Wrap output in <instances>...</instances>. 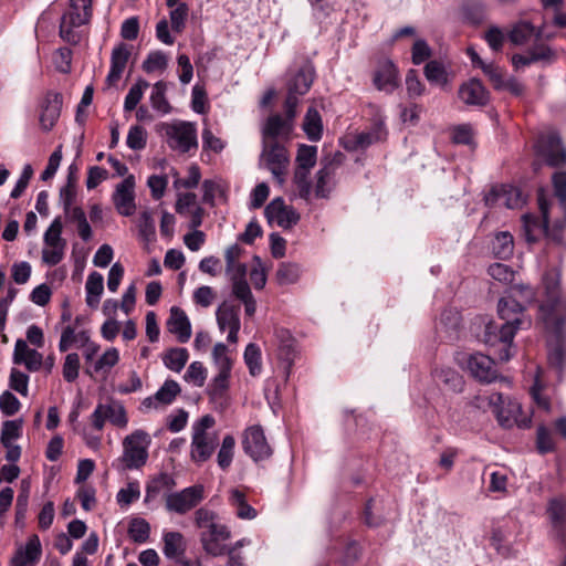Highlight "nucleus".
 <instances>
[{"instance_id":"680f3d73","label":"nucleus","mask_w":566,"mask_h":566,"mask_svg":"<svg viewBox=\"0 0 566 566\" xmlns=\"http://www.w3.org/2000/svg\"><path fill=\"white\" fill-rule=\"evenodd\" d=\"M488 274L499 282L511 284L514 281L515 272L506 264L493 263L488 268Z\"/></svg>"},{"instance_id":"a18cd8bd","label":"nucleus","mask_w":566,"mask_h":566,"mask_svg":"<svg viewBox=\"0 0 566 566\" xmlns=\"http://www.w3.org/2000/svg\"><path fill=\"white\" fill-rule=\"evenodd\" d=\"M235 449V439L232 434H227L221 442V447L219 449L217 455V462L221 470L227 471L233 460Z\"/></svg>"},{"instance_id":"4d7b16f0","label":"nucleus","mask_w":566,"mask_h":566,"mask_svg":"<svg viewBox=\"0 0 566 566\" xmlns=\"http://www.w3.org/2000/svg\"><path fill=\"white\" fill-rule=\"evenodd\" d=\"M22 434V420H7L2 423L0 442L2 446L11 443Z\"/></svg>"},{"instance_id":"0eeeda50","label":"nucleus","mask_w":566,"mask_h":566,"mask_svg":"<svg viewBox=\"0 0 566 566\" xmlns=\"http://www.w3.org/2000/svg\"><path fill=\"white\" fill-rule=\"evenodd\" d=\"M485 205L494 207L502 202L509 209L522 208L526 201L527 196L520 187L513 185L493 186L484 197Z\"/></svg>"},{"instance_id":"de8ad7c7","label":"nucleus","mask_w":566,"mask_h":566,"mask_svg":"<svg viewBox=\"0 0 566 566\" xmlns=\"http://www.w3.org/2000/svg\"><path fill=\"white\" fill-rule=\"evenodd\" d=\"M424 76L426 78L432 83L438 85H446L448 83V75L444 65L437 61H429L424 65Z\"/></svg>"},{"instance_id":"2f4dec72","label":"nucleus","mask_w":566,"mask_h":566,"mask_svg":"<svg viewBox=\"0 0 566 566\" xmlns=\"http://www.w3.org/2000/svg\"><path fill=\"white\" fill-rule=\"evenodd\" d=\"M492 252L500 260H507L514 252V239L509 231L496 233L492 240Z\"/></svg>"},{"instance_id":"5701e85b","label":"nucleus","mask_w":566,"mask_h":566,"mask_svg":"<svg viewBox=\"0 0 566 566\" xmlns=\"http://www.w3.org/2000/svg\"><path fill=\"white\" fill-rule=\"evenodd\" d=\"M343 156L337 151L333 159L322 161V168L316 172L315 196L317 198H328L331 188H327V184L334 177L336 166L340 165Z\"/></svg>"},{"instance_id":"393cba45","label":"nucleus","mask_w":566,"mask_h":566,"mask_svg":"<svg viewBox=\"0 0 566 566\" xmlns=\"http://www.w3.org/2000/svg\"><path fill=\"white\" fill-rule=\"evenodd\" d=\"M130 54L128 45L123 42L113 49L111 55V70L106 76V84L108 86L115 85L120 80Z\"/></svg>"},{"instance_id":"5fc2aeb1","label":"nucleus","mask_w":566,"mask_h":566,"mask_svg":"<svg viewBox=\"0 0 566 566\" xmlns=\"http://www.w3.org/2000/svg\"><path fill=\"white\" fill-rule=\"evenodd\" d=\"M554 195L558 199L559 206L566 218V171H555L552 176Z\"/></svg>"},{"instance_id":"864d4df0","label":"nucleus","mask_w":566,"mask_h":566,"mask_svg":"<svg viewBox=\"0 0 566 566\" xmlns=\"http://www.w3.org/2000/svg\"><path fill=\"white\" fill-rule=\"evenodd\" d=\"M171 9L169 12L171 29L176 33H181L188 19L189 6L186 2H180L176 8Z\"/></svg>"},{"instance_id":"c03bdc74","label":"nucleus","mask_w":566,"mask_h":566,"mask_svg":"<svg viewBox=\"0 0 566 566\" xmlns=\"http://www.w3.org/2000/svg\"><path fill=\"white\" fill-rule=\"evenodd\" d=\"M301 266L293 262H282L276 270L275 277L280 285H289L297 282L301 275Z\"/></svg>"},{"instance_id":"412c9836","label":"nucleus","mask_w":566,"mask_h":566,"mask_svg":"<svg viewBox=\"0 0 566 566\" xmlns=\"http://www.w3.org/2000/svg\"><path fill=\"white\" fill-rule=\"evenodd\" d=\"M563 323L564 319L562 317H558L555 321L556 340L548 353V364L552 368L555 369L558 378L562 377V374L566 367V342L562 331Z\"/></svg>"},{"instance_id":"cd10ccee","label":"nucleus","mask_w":566,"mask_h":566,"mask_svg":"<svg viewBox=\"0 0 566 566\" xmlns=\"http://www.w3.org/2000/svg\"><path fill=\"white\" fill-rule=\"evenodd\" d=\"M374 84L379 91L392 92L398 86V70L392 61H385L375 72Z\"/></svg>"},{"instance_id":"6e6d98bb","label":"nucleus","mask_w":566,"mask_h":566,"mask_svg":"<svg viewBox=\"0 0 566 566\" xmlns=\"http://www.w3.org/2000/svg\"><path fill=\"white\" fill-rule=\"evenodd\" d=\"M506 295H512V297L518 296L526 304H532L536 298V290L525 283H511L509 289L506 290Z\"/></svg>"},{"instance_id":"9b49d317","label":"nucleus","mask_w":566,"mask_h":566,"mask_svg":"<svg viewBox=\"0 0 566 566\" xmlns=\"http://www.w3.org/2000/svg\"><path fill=\"white\" fill-rule=\"evenodd\" d=\"M269 223L273 220L283 229H291L298 223L301 216L293 206H286L282 197L274 198L264 209Z\"/></svg>"},{"instance_id":"e433bc0d","label":"nucleus","mask_w":566,"mask_h":566,"mask_svg":"<svg viewBox=\"0 0 566 566\" xmlns=\"http://www.w3.org/2000/svg\"><path fill=\"white\" fill-rule=\"evenodd\" d=\"M433 379L437 387H447L449 389H461L463 386L462 376L452 368L437 369L433 373Z\"/></svg>"},{"instance_id":"0e129e2a","label":"nucleus","mask_w":566,"mask_h":566,"mask_svg":"<svg viewBox=\"0 0 566 566\" xmlns=\"http://www.w3.org/2000/svg\"><path fill=\"white\" fill-rule=\"evenodd\" d=\"M139 234L145 241H150L155 233V221L150 211L145 210L140 213L138 223Z\"/></svg>"},{"instance_id":"79ce46f5","label":"nucleus","mask_w":566,"mask_h":566,"mask_svg":"<svg viewBox=\"0 0 566 566\" xmlns=\"http://www.w3.org/2000/svg\"><path fill=\"white\" fill-rule=\"evenodd\" d=\"M536 28L530 21H520L509 32V40L514 45L526 43L532 36L535 38Z\"/></svg>"},{"instance_id":"3c124183","label":"nucleus","mask_w":566,"mask_h":566,"mask_svg":"<svg viewBox=\"0 0 566 566\" xmlns=\"http://www.w3.org/2000/svg\"><path fill=\"white\" fill-rule=\"evenodd\" d=\"M62 230V219L56 217L44 233V243L51 248L65 247L66 242L61 238Z\"/></svg>"},{"instance_id":"8fccbe9b","label":"nucleus","mask_w":566,"mask_h":566,"mask_svg":"<svg viewBox=\"0 0 566 566\" xmlns=\"http://www.w3.org/2000/svg\"><path fill=\"white\" fill-rule=\"evenodd\" d=\"M150 525L142 517H135L130 521L128 535L135 543H145L149 538Z\"/></svg>"},{"instance_id":"2eb2a0df","label":"nucleus","mask_w":566,"mask_h":566,"mask_svg":"<svg viewBox=\"0 0 566 566\" xmlns=\"http://www.w3.org/2000/svg\"><path fill=\"white\" fill-rule=\"evenodd\" d=\"M458 96L468 106L485 107L491 101L490 92L476 77L463 82L458 90Z\"/></svg>"},{"instance_id":"dca6fc26","label":"nucleus","mask_w":566,"mask_h":566,"mask_svg":"<svg viewBox=\"0 0 566 566\" xmlns=\"http://www.w3.org/2000/svg\"><path fill=\"white\" fill-rule=\"evenodd\" d=\"M230 537L231 532L223 524H219L209 531H202L200 534L203 551L213 557L226 554L228 545L224 542Z\"/></svg>"},{"instance_id":"39448f33","label":"nucleus","mask_w":566,"mask_h":566,"mask_svg":"<svg viewBox=\"0 0 566 566\" xmlns=\"http://www.w3.org/2000/svg\"><path fill=\"white\" fill-rule=\"evenodd\" d=\"M260 158L264 161L265 167L271 171L274 179L282 185L290 164V156L286 147L279 143V140L262 143V153Z\"/></svg>"},{"instance_id":"473e14b6","label":"nucleus","mask_w":566,"mask_h":566,"mask_svg":"<svg viewBox=\"0 0 566 566\" xmlns=\"http://www.w3.org/2000/svg\"><path fill=\"white\" fill-rule=\"evenodd\" d=\"M462 13L468 23L479 25L483 23L486 18L485 3L482 0H464Z\"/></svg>"},{"instance_id":"338daca9","label":"nucleus","mask_w":566,"mask_h":566,"mask_svg":"<svg viewBox=\"0 0 566 566\" xmlns=\"http://www.w3.org/2000/svg\"><path fill=\"white\" fill-rule=\"evenodd\" d=\"M206 377V368L200 361L191 363L185 374V379L191 381L197 387L205 385Z\"/></svg>"},{"instance_id":"f3484780","label":"nucleus","mask_w":566,"mask_h":566,"mask_svg":"<svg viewBox=\"0 0 566 566\" xmlns=\"http://www.w3.org/2000/svg\"><path fill=\"white\" fill-rule=\"evenodd\" d=\"M135 177L128 175L116 186L113 193V202L119 214L129 217L135 212Z\"/></svg>"},{"instance_id":"a878e982","label":"nucleus","mask_w":566,"mask_h":566,"mask_svg":"<svg viewBox=\"0 0 566 566\" xmlns=\"http://www.w3.org/2000/svg\"><path fill=\"white\" fill-rule=\"evenodd\" d=\"M42 547L38 535H31L24 547H20L13 558V566H34L41 558Z\"/></svg>"},{"instance_id":"f8f14e48","label":"nucleus","mask_w":566,"mask_h":566,"mask_svg":"<svg viewBox=\"0 0 566 566\" xmlns=\"http://www.w3.org/2000/svg\"><path fill=\"white\" fill-rule=\"evenodd\" d=\"M203 488L193 485L180 492L170 493L166 497V509L170 512L184 514L199 504L202 500Z\"/></svg>"},{"instance_id":"7ed1b4c3","label":"nucleus","mask_w":566,"mask_h":566,"mask_svg":"<svg viewBox=\"0 0 566 566\" xmlns=\"http://www.w3.org/2000/svg\"><path fill=\"white\" fill-rule=\"evenodd\" d=\"M150 443V436L142 429H137L126 436L123 440V455L120 458L125 469L142 468L148 459V447Z\"/></svg>"},{"instance_id":"58836bf2","label":"nucleus","mask_w":566,"mask_h":566,"mask_svg":"<svg viewBox=\"0 0 566 566\" xmlns=\"http://www.w3.org/2000/svg\"><path fill=\"white\" fill-rule=\"evenodd\" d=\"M167 83L158 81L154 84L153 92L150 94V104L154 109L161 114H169L172 109L168 99L166 98Z\"/></svg>"},{"instance_id":"ddd939ff","label":"nucleus","mask_w":566,"mask_h":566,"mask_svg":"<svg viewBox=\"0 0 566 566\" xmlns=\"http://www.w3.org/2000/svg\"><path fill=\"white\" fill-rule=\"evenodd\" d=\"M543 285L546 302L539 305V311L546 315L553 314L562 298V274L556 268L546 271L543 275Z\"/></svg>"},{"instance_id":"774afa93","label":"nucleus","mask_w":566,"mask_h":566,"mask_svg":"<svg viewBox=\"0 0 566 566\" xmlns=\"http://www.w3.org/2000/svg\"><path fill=\"white\" fill-rule=\"evenodd\" d=\"M21 403L11 391H3L0 396V409L4 416H13L20 410Z\"/></svg>"},{"instance_id":"72a5a7b5","label":"nucleus","mask_w":566,"mask_h":566,"mask_svg":"<svg viewBox=\"0 0 566 566\" xmlns=\"http://www.w3.org/2000/svg\"><path fill=\"white\" fill-rule=\"evenodd\" d=\"M523 232L527 243L534 244L544 235V219L539 220L536 216L526 213L522 217Z\"/></svg>"},{"instance_id":"6e6552de","label":"nucleus","mask_w":566,"mask_h":566,"mask_svg":"<svg viewBox=\"0 0 566 566\" xmlns=\"http://www.w3.org/2000/svg\"><path fill=\"white\" fill-rule=\"evenodd\" d=\"M242 448L255 462L268 459L272 454V449L268 443L264 431L259 424L251 426L244 430Z\"/></svg>"},{"instance_id":"e2e57ef3","label":"nucleus","mask_w":566,"mask_h":566,"mask_svg":"<svg viewBox=\"0 0 566 566\" xmlns=\"http://www.w3.org/2000/svg\"><path fill=\"white\" fill-rule=\"evenodd\" d=\"M432 55V50L423 39H418L415 41L411 49V61L415 65H420L426 60L430 59Z\"/></svg>"},{"instance_id":"f03ea898","label":"nucleus","mask_w":566,"mask_h":566,"mask_svg":"<svg viewBox=\"0 0 566 566\" xmlns=\"http://www.w3.org/2000/svg\"><path fill=\"white\" fill-rule=\"evenodd\" d=\"M475 402L479 408L486 403L503 429H512L515 426L521 429L531 427V416L524 415L521 403L509 394L492 391L486 397L478 396Z\"/></svg>"},{"instance_id":"ea45409f","label":"nucleus","mask_w":566,"mask_h":566,"mask_svg":"<svg viewBox=\"0 0 566 566\" xmlns=\"http://www.w3.org/2000/svg\"><path fill=\"white\" fill-rule=\"evenodd\" d=\"M188 358L189 354L186 348L174 347L165 353L163 361L167 368L179 373L185 367Z\"/></svg>"},{"instance_id":"423d86ee","label":"nucleus","mask_w":566,"mask_h":566,"mask_svg":"<svg viewBox=\"0 0 566 566\" xmlns=\"http://www.w3.org/2000/svg\"><path fill=\"white\" fill-rule=\"evenodd\" d=\"M467 367L471 376L481 385H489L497 379L500 384L511 386L507 377H500L495 368V361L488 355L481 353L471 354L468 357Z\"/></svg>"},{"instance_id":"4468645a","label":"nucleus","mask_w":566,"mask_h":566,"mask_svg":"<svg viewBox=\"0 0 566 566\" xmlns=\"http://www.w3.org/2000/svg\"><path fill=\"white\" fill-rule=\"evenodd\" d=\"M63 96L55 91H48L40 104V125L44 132H50L60 118Z\"/></svg>"},{"instance_id":"603ef678","label":"nucleus","mask_w":566,"mask_h":566,"mask_svg":"<svg viewBox=\"0 0 566 566\" xmlns=\"http://www.w3.org/2000/svg\"><path fill=\"white\" fill-rule=\"evenodd\" d=\"M244 361L252 376H256L261 373V349L255 343L247 345L244 350Z\"/></svg>"},{"instance_id":"49530a36","label":"nucleus","mask_w":566,"mask_h":566,"mask_svg":"<svg viewBox=\"0 0 566 566\" xmlns=\"http://www.w3.org/2000/svg\"><path fill=\"white\" fill-rule=\"evenodd\" d=\"M317 158V147L310 146L305 144L298 145L297 154H296V168L295 169H304L311 170L315 164Z\"/></svg>"},{"instance_id":"a211bd4d","label":"nucleus","mask_w":566,"mask_h":566,"mask_svg":"<svg viewBox=\"0 0 566 566\" xmlns=\"http://www.w3.org/2000/svg\"><path fill=\"white\" fill-rule=\"evenodd\" d=\"M274 336L277 342V357L284 364L283 369L285 376L289 377L297 355L296 340L292 333L284 327L275 328Z\"/></svg>"},{"instance_id":"9d476101","label":"nucleus","mask_w":566,"mask_h":566,"mask_svg":"<svg viewBox=\"0 0 566 566\" xmlns=\"http://www.w3.org/2000/svg\"><path fill=\"white\" fill-rule=\"evenodd\" d=\"M91 420L93 427L98 431L104 428L106 420L118 428H126L128 423L125 408L117 402L97 405Z\"/></svg>"},{"instance_id":"c85d7f7f","label":"nucleus","mask_w":566,"mask_h":566,"mask_svg":"<svg viewBox=\"0 0 566 566\" xmlns=\"http://www.w3.org/2000/svg\"><path fill=\"white\" fill-rule=\"evenodd\" d=\"M163 552L167 558L180 562L187 549L185 537L179 532H167L164 534Z\"/></svg>"},{"instance_id":"4be33fe9","label":"nucleus","mask_w":566,"mask_h":566,"mask_svg":"<svg viewBox=\"0 0 566 566\" xmlns=\"http://www.w3.org/2000/svg\"><path fill=\"white\" fill-rule=\"evenodd\" d=\"M219 444L217 434H192L191 438V460L196 463L206 462L211 458Z\"/></svg>"},{"instance_id":"aec40b11","label":"nucleus","mask_w":566,"mask_h":566,"mask_svg":"<svg viewBox=\"0 0 566 566\" xmlns=\"http://www.w3.org/2000/svg\"><path fill=\"white\" fill-rule=\"evenodd\" d=\"M293 132V123L283 118L280 114L271 115L266 118L262 127V143L277 140V138L289 139Z\"/></svg>"},{"instance_id":"20e7f679","label":"nucleus","mask_w":566,"mask_h":566,"mask_svg":"<svg viewBox=\"0 0 566 566\" xmlns=\"http://www.w3.org/2000/svg\"><path fill=\"white\" fill-rule=\"evenodd\" d=\"M534 150L536 156L549 167L558 168L566 165V148L557 132L541 135L534 145Z\"/></svg>"},{"instance_id":"4c0bfd02","label":"nucleus","mask_w":566,"mask_h":566,"mask_svg":"<svg viewBox=\"0 0 566 566\" xmlns=\"http://www.w3.org/2000/svg\"><path fill=\"white\" fill-rule=\"evenodd\" d=\"M217 323L223 332L227 327L240 324L239 307L223 302L217 310Z\"/></svg>"},{"instance_id":"7c9ffc66","label":"nucleus","mask_w":566,"mask_h":566,"mask_svg":"<svg viewBox=\"0 0 566 566\" xmlns=\"http://www.w3.org/2000/svg\"><path fill=\"white\" fill-rule=\"evenodd\" d=\"M303 130L311 142H318L323 135V122L319 112L311 106L303 119Z\"/></svg>"},{"instance_id":"37998d69","label":"nucleus","mask_w":566,"mask_h":566,"mask_svg":"<svg viewBox=\"0 0 566 566\" xmlns=\"http://www.w3.org/2000/svg\"><path fill=\"white\" fill-rule=\"evenodd\" d=\"M547 514L553 528L566 525V501L562 497L552 499L547 506Z\"/></svg>"},{"instance_id":"f704fd0d","label":"nucleus","mask_w":566,"mask_h":566,"mask_svg":"<svg viewBox=\"0 0 566 566\" xmlns=\"http://www.w3.org/2000/svg\"><path fill=\"white\" fill-rule=\"evenodd\" d=\"M176 485L175 480L167 473H160L146 485L145 502L155 500L163 491L171 490Z\"/></svg>"},{"instance_id":"1a4fd4ad","label":"nucleus","mask_w":566,"mask_h":566,"mask_svg":"<svg viewBox=\"0 0 566 566\" xmlns=\"http://www.w3.org/2000/svg\"><path fill=\"white\" fill-rule=\"evenodd\" d=\"M169 139L177 143V147L182 153H188L192 147L198 146L196 125L190 122H180L178 124H160Z\"/></svg>"},{"instance_id":"69168bd1","label":"nucleus","mask_w":566,"mask_h":566,"mask_svg":"<svg viewBox=\"0 0 566 566\" xmlns=\"http://www.w3.org/2000/svg\"><path fill=\"white\" fill-rule=\"evenodd\" d=\"M536 448L541 454L552 452L555 449L552 434L547 428L539 426L536 431Z\"/></svg>"},{"instance_id":"13d9d810","label":"nucleus","mask_w":566,"mask_h":566,"mask_svg":"<svg viewBox=\"0 0 566 566\" xmlns=\"http://www.w3.org/2000/svg\"><path fill=\"white\" fill-rule=\"evenodd\" d=\"M311 170L295 169L293 181L297 187L300 198L308 200L312 192V182L308 179Z\"/></svg>"},{"instance_id":"c756f323","label":"nucleus","mask_w":566,"mask_h":566,"mask_svg":"<svg viewBox=\"0 0 566 566\" xmlns=\"http://www.w3.org/2000/svg\"><path fill=\"white\" fill-rule=\"evenodd\" d=\"M92 17V7H87L82 1L70 0V9L63 14L62 19L70 27H81L86 24Z\"/></svg>"},{"instance_id":"b1692460","label":"nucleus","mask_w":566,"mask_h":566,"mask_svg":"<svg viewBox=\"0 0 566 566\" xmlns=\"http://www.w3.org/2000/svg\"><path fill=\"white\" fill-rule=\"evenodd\" d=\"M167 329L175 334L180 343H187L191 337V324L185 311L178 306L170 308Z\"/></svg>"},{"instance_id":"c9c22d12","label":"nucleus","mask_w":566,"mask_h":566,"mask_svg":"<svg viewBox=\"0 0 566 566\" xmlns=\"http://www.w3.org/2000/svg\"><path fill=\"white\" fill-rule=\"evenodd\" d=\"M230 503L235 507V514L242 520H253L256 516V511L253 509L245 499V494L238 489L230 492Z\"/></svg>"},{"instance_id":"bb28decb","label":"nucleus","mask_w":566,"mask_h":566,"mask_svg":"<svg viewBox=\"0 0 566 566\" xmlns=\"http://www.w3.org/2000/svg\"><path fill=\"white\" fill-rule=\"evenodd\" d=\"M315 78V67L311 61H306L289 81L287 90L298 95H305Z\"/></svg>"},{"instance_id":"09e8293b","label":"nucleus","mask_w":566,"mask_h":566,"mask_svg":"<svg viewBox=\"0 0 566 566\" xmlns=\"http://www.w3.org/2000/svg\"><path fill=\"white\" fill-rule=\"evenodd\" d=\"M149 86V83L144 80L139 78L135 84L132 85L129 88L125 102H124V111L125 112H132L134 111L140 99L143 98L144 90Z\"/></svg>"},{"instance_id":"f257e3e1","label":"nucleus","mask_w":566,"mask_h":566,"mask_svg":"<svg viewBox=\"0 0 566 566\" xmlns=\"http://www.w3.org/2000/svg\"><path fill=\"white\" fill-rule=\"evenodd\" d=\"M496 311L503 323L499 325L491 321L485 324L482 340L488 346L501 345L499 359L506 361L511 358L510 348L517 331L528 328L532 319L526 314V306L512 295L502 296L497 301Z\"/></svg>"},{"instance_id":"6ab92c4d","label":"nucleus","mask_w":566,"mask_h":566,"mask_svg":"<svg viewBox=\"0 0 566 566\" xmlns=\"http://www.w3.org/2000/svg\"><path fill=\"white\" fill-rule=\"evenodd\" d=\"M212 358L218 374L213 378V389H228L232 360L228 356V347L223 343H217L212 350Z\"/></svg>"},{"instance_id":"bf43d9fd","label":"nucleus","mask_w":566,"mask_h":566,"mask_svg":"<svg viewBox=\"0 0 566 566\" xmlns=\"http://www.w3.org/2000/svg\"><path fill=\"white\" fill-rule=\"evenodd\" d=\"M167 63V55L163 51H153L147 55L142 67L146 73H153L157 70H165Z\"/></svg>"},{"instance_id":"052dcab7","label":"nucleus","mask_w":566,"mask_h":566,"mask_svg":"<svg viewBox=\"0 0 566 566\" xmlns=\"http://www.w3.org/2000/svg\"><path fill=\"white\" fill-rule=\"evenodd\" d=\"M126 144L133 150L144 149L147 144L145 128L139 125L132 126L127 135Z\"/></svg>"},{"instance_id":"a19ab883","label":"nucleus","mask_w":566,"mask_h":566,"mask_svg":"<svg viewBox=\"0 0 566 566\" xmlns=\"http://www.w3.org/2000/svg\"><path fill=\"white\" fill-rule=\"evenodd\" d=\"M179 391H156L155 395L147 397L140 405L143 412H148L150 409H158L170 405L176 399Z\"/></svg>"}]
</instances>
